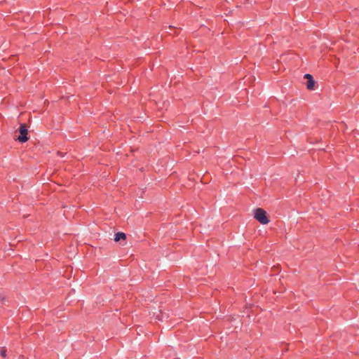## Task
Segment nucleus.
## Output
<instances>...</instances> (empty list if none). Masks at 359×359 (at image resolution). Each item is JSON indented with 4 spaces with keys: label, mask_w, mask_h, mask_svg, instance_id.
Masks as SVG:
<instances>
[{
    "label": "nucleus",
    "mask_w": 359,
    "mask_h": 359,
    "mask_svg": "<svg viewBox=\"0 0 359 359\" xmlns=\"http://www.w3.org/2000/svg\"><path fill=\"white\" fill-rule=\"evenodd\" d=\"M6 349L5 348H3L1 351V355L3 357H6Z\"/></svg>",
    "instance_id": "39448f33"
},
{
    "label": "nucleus",
    "mask_w": 359,
    "mask_h": 359,
    "mask_svg": "<svg viewBox=\"0 0 359 359\" xmlns=\"http://www.w3.org/2000/svg\"><path fill=\"white\" fill-rule=\"evenodd\" d=\"M19 132L20 133V135L18 137V140L20 142H25L28 140V137L27 136L28 130L26 128V126L24 124H22L19 128Z\"/></svg>",
    "instance_id": "f03ea898"
},
{
    "label": "nucleus",
    "mask_w": 359,
    "mask_h": 359,
    "mask_svg": "<svg viewBox=\"0 0 359 359\" xmlns=\"http://www.w3.org/2000/svg\"><path fill=\"white\" fill-rule=\"evenodd\" d=\"M254 217L262 224H266L269 222L266 212L262 208H256L254 210Z\"/></svg>",
    "instance_id": "f257e3e1"
},
{
    "label": "nucleus",
    "mask_w": 359,
    "mask_h": 359,
    "mask_svg": "<svg viewBox=\"0 0 359 359\" xmlns=\"http://www.w3.org/2000/svg\"><path fill=\"white\" fill-rule=\"evenodd\" d=\"M156 318H158L159 320H162V318H159V315L158 314L156 315Z\"/></svg>",
    "instance_id": "423d86ee"
},
{
    "label": "nucleus",
    "mask_w": 359,
    "mask_h": 359,
    "mask_svg": "<svg viewBox=\"0 0 359 359\" xmlns=\"http://www.w3.org/2000/svg\"><path fill=\"white\" fill-rule=\"evenodd\" d=\"M304 78L307 79V83H306L307 89L309 90H314V86H315L316 81H314L312 75H311L310 74H306L304 75Z\"/></svg>",
    "instance_id": "7ed1b4c3"
},
{
    "label": "nucleus",
    "mask_w": 359,
    "mask_h": 359,
    "mask_svg": "<svg viewBox=\"0 0 359 359\" xmlns=\"http://www.w3.org/2000/svg\"><path fill=\"white\" fill-rule=\"evenodd\" d=\"M126 238V235L124 233L118 232L115 234L114 241L118 242L121 240H125Z\"/></svg>",
    "instance_id": "20e7f679"
}]
</instances>
